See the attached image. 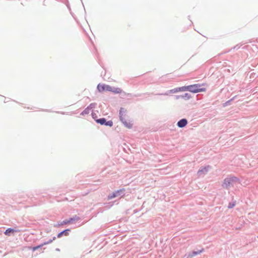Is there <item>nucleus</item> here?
<instances>
[{
    "label": "nucleus",
    "mask_w": 258,
    "mask_h": 258,
    "mask_svg": "<svg viewBox=\"0 0 258 258\" xmlns=\"http://www.w3.org/2000/svg\"><path fill=\"white\" fill-rule=\"evenodd\" d=\"M46 110L47 111H49V112H50V110Z\"/></svg>",
    "instance_id": "obj_28"
},
{
    "label": "nucleus",
    "mask_w": 258,
    "mask_h": 258,
    "mask_svg": "<svg viewBox=\"0 0 258 258\" xmlns=\"http://www.w3.org/2000/svg\"><path fill=\"white\" fill-rule=\"evenodd\" d=\"M235 204H236L235 201H234L233 202H230L228 204V208L229 209H231L235 206Z\"/></svg>",
    "instance_id": "obj_20"
},
{
    "label": "nucleus",
    "mask_w": 258,
    "mask_h": 258,
    "mask_svg": "<svg viewBox=\"0 0 258 258\" xmlns=\"http://www.w3.org/2000/svg\"><path fill=\"white\" fill-rule=\"evenodd\" d=\"M20 230L17 228H9L4 232V234L7 236L13 235L15 232H20Z\"/></svg>",
    "instance_id": "obj_10"
},
{
    "label": "nucleus",
    "mask_w": 258,
    "mask_h": 258,
    "mask_svg": "<svg viewBox=\"0 0 258 258\" xmlns=\"http://www.w3.org/2000/svg\"><path fill=\"white\" fill-rule=\"evenodd\" d=\"M240 183L239 178L234 176H229L225 178L222 184V186L226 189H228L231 186H234Z\"/></svg>",
    "instance_id": "obj_1"
},
{
    "label": "nucleus",
    "mask_w": 258,
    "mask_h": 258,
    "mask_svg": "<svg viewBox=\"0 0 258 258\" xmlns=\"http://www.w3.org/2000/svg\"><path fill=\"white\" fill-rule=\"evenodd\" d=\"M204 250V248H202L200 250H194L190 252H189L188 253H186L184 255V258H193L194 256H195L197 255L198 254H200L202 252H203Z\"/></svg>",
    "instance_id": "obj_7"
},
{
    "label": "nucleus",
    "mask_w": 258,
    "mask_h": 258,
    "mask_svg": "<svg viewBox=\"0 0 258 258\" xmlns=\"http://www.w3.org/2000/svg\"><path fill=\"white\" fill-rule=\"evenodd\" d=\"M96 122L100 125L109 127L112 126L113 124L112 120H110L107 121L104 117L100 118L96 120Z\"/></svg>",
    "instance_id": "obj_5"
},
{
    "label": "nucleus",
    "mask_w": 258,
    "mask_h": 258,
    "mask_svg": "<svg viewBox=\"0 0 258 258\" xmlns=\"http://www.w3.org/2000/svg\"><path fill=\"white\" fill-rule=\"evenodd\" d=\"M241 46V45L237 44L236 46H235L234 47H233V49L238 50V49L240 48Z\"/></svg>",
    "instance_id": "obj_25"
},
{
    "label": "nucleus",
    "mask_w": 258,
    "mask_h": 258,
    "mask_svg": "<svg viewBox=\"0 0 258 258\" xmlns=\"http://www.w3.org/2000/svg\"><path fill=\"white\" fill-rule=\"evenodd\" d=\"M56 239V237L55 236H53V238L52 239H50L49 240H48L47 241H45V242H43V244L45 245H46V244H49L50 243H51L53 240H54L55 239Z\"/></svg>",
    "instance_id": "obj_19"
},
{
    "label": "nucleus",
    "mask_w": 258,
    "mask_h": 258,
    "mask_svg": "<svg viewBox=\"0 0 258 258\" xmlns=\"http://www.w3.org/2000/svg\"><path fill=\"white\" fill-rule=\"evenodd\" d=\"M44 245L43 244V243L39 244V245H38L37 246H29L28 247V249H30V250H32L33 251H34L36 250H38L39 249V248H41L43 246H44Z\"/></svg>",
    "instance_id": "obj_17"
},
{
    "label": "nucleus",
    "mask_w": 258,
    "mask_h": 258,
    "mask_svg": "<svg viewBox=\"0 0 258 258\" xmlns=\"http://www.w3.org/2000/svg\"><path fill=\"white\" fill-rule=\"evenodd\" d=\"M172 97L174 100L182 99L184 100H188L192 97L190 94L188 93H185L181 95H173Z\"/></svg>",
    "instance_id": "obj_9"
},
{
    "label": "nucleus",
    "mask_w": 258,
    "mask_h": 258,
    "mask_svg": "<svg viewBox=\"0 0 258 258\" xmlns=\"http://www.w3.org/2000/svg\"><path fill=\"white\" fill-rule=\"evenodd\" d=\"M112 87L109 85H105V91L112 92Z\"/></svg>",
    "instance_id": "obj_21"
},
{
    "label": "nucleus",
    "mask_w": 258,
    "mask_h": 258,
    "mask_svg": "<svg viewBox=\"0 0 258 258\" xmlns=\"http://www.w3.org/2000/svg\"><path fill=\"white\" fill-rule=\"evenodd\" d=\"M179 89H180L179 87L175 88L174 89H171L170 90H168V91H166L164 93H159V94H157L156 95H168L169 94H171V93L173 94V93H177L178 92H180V90H179Z\"/></svg>",
    "instance_id": "obj_13"
},
{
    "label": "nucleus",
    "mask_w": 258,
    "mask_h": 258,
    "mask_svg": "<svg viewBox=\"0 0 258 258\" xmlns=\"http://www.w3.org/2000/svg\"><path fill=\"white\" fill-rule=\"evenodd\" d=\"M92 118L95 120V121L96 122V120L98 119L99 118H97V115L96 114V113H94V112H92Z\"/></svg>",
    "instance_id": "obj_23"
},
{
    "label": "nucleus",
    "mask_w": 258,
    "mask_h": 258,
    "mask_svg": "<svg viewBox=\"0 0 258 258\" xmlns=\"http://www.w3.org/2000/svg\"><path fill=\"white\" fill-rule=\"evenodd\" d=\"M210 169H211V166L210 165L202 167L198 170L197 175L199 176H204L208 172Z\"/></svg>",
    "instance_id": "obj_6"
},
{
    "label": "nucleus",
    "mask_w": 258,
    "mask_h": 258,
    "mask_svg": "<svg viewBox=\"0 0 258 258\" xmlns=\"http://www.w3.org/2000/svg\"><path fill=\"white\" fill-rule=\"evenodd\" d=\"M70 231H71V229H66L65 230H62V231L60 232L59 233H58L57 234V238H60L63 235L68 236V235H69V232Z\"/></svg>",
    "instance_id": "obj_15"
},
{
    "label": "nucleus",
    "mask_w": 258,
    "mask_h": 258,
    "mask_svg": "<svg viewBox=\"0 0 258 258\" xmlns=\"http://www.w3.org/2000/svg\"><path fill=\"white\" fill-rule=\"evenodd\" d=\"M203 86H204V84H195L190 85V92L197 93L205 91L206 90V88L202 87Z\"/></svg>",
    "instance_id": "obj_3"
},
{
    "label": "nucleus",
    "mask_w": 258,
    "mask_h": 258,
    "mask_svg": "<svg viewBox=\"0 0 258 258\" xmlns=\"http://www.w3.org/2000/svg\"><path fill=\"white\" fill-rule=\"evenodd\" d=\"M190 85L186 86V91L190 92Z\"/></svg>",
    "instance_id": "obj_26"
},
{
    "label": "nucleus",
    "mask_w": 258,
    "mask_h": 258,
    "mask_svg": "<svg viewBox=\"0 0 258 258\" xmlns=\"http://www.w3.org/2000/svg\"><path fill=\"white\" fill-rule=\"evenodd\" d=\"M97 89L100 92L105 91V84H99L97 85Z\"/></svg>",
    "instance_id": "obj_18"
},
{
    "label": "nucleus",
    "mask_w": 258,
    "mask_h": 258,
    "mask_svg": "<svg viewBox=\"0 0 258 258\" xmlns=\"http://www.w3.org/2000/svg\"><path fill=\"white\" fill-rule=\"evenodd\" d=\"M80 219V218L77 216L75 215L73 217H71L69 218V219H66L65 220H63V221L61 222L60 224H58V225L59 226L60 225H63L70 223H73L74 221H78Z\"/></svg>",
    "instance_id": "obj_8"
},
{
    "label": "nucleus",
    "mask_w": 258,
    "mask_h": 258,
    "mask_svg": "<svg viewBox=\"0 0 258 258\" xmlns=\"http://www.w3.org/2000/svg\"><path fill=\"white\" fill-rule=\"evenodd\" d=\"M187 123L188 121L186 118H182L178 121L177 125L178 127L183 128L187 125Z\"/></svg>",
    "instance_id": "obj_14"
},
{
    "label": "nucleus",
    "mask_w": 258,
    "mask_h": 258,
    "mask_svg": "<svg viewBox=\"0 0 258 258\" xmlns=\"http://www.w3.org/2000/svg\"><path fill=\"white\" fill-rule=\"evenodd\" d=\"M96 105V103H92L87 108H86L81 113V115H85L88 114L90 112V110L93 108H94Z\"/></svg>",
    "instance_id": "obj_11"
},
{
    "label": "nucleus",
    "mask_w": 258,
    "mask_h": 258,
    "mask_svg": "<svg viewBox=\"0 0 258 258\" xmlns=\"http://www.w3.org/2000/svg\"><path fill=\"white\" fill-rule=\"evenodd\" d=\"M127 110L124 108L121 107L119 111V117L120 121H123L124 119H125L126 116Z\"/></svg>",
    "instance_id": "obj_12"
},
{
    "label": "nucleus",
    "mask_w": 258,
    "mask_h": 258,
    "mask_svg": "<svg viewBox=\"0 0 258 258\" xmlns=\"http://www.w3.org/2000/svg\"><path fill=\"white\" fill-rule=\"evenodd\" d=\"M120 121L123 124L124 126L127 128H131L133 127V124L131 122L127 121L126 119H124L123 121Z\"/></svg>",
    "instance_id": "obj_16"
},
{
    "label": "nucleus",
    "mask_w": 258,
    "mask_h": 258,
    "mask_svg": "<svg viewBox=\"0 0 258 258\" xmlns=\"http://www.w3.org/2000/svg\"><path fill=\"white\" fill-rule=\"evenodd\" d=\"M56 250H57V251H59V248H56Z\"/></svg>",
    "instance_id": "obj_27"
},
{
    "label": "nucleus",
    "mask_w": 258,
    "mask_h": 258,
    "mask_svg": "<svg viewBox=\"0 0 258 258\" xmlns=\"http://www.w3.org/2000/svg\"><path fill=\"white\" fill-rule=\"evenodd\" d=\"M125 196V189L124 188L116 190L109 194L107 196V200H110L115 198H122Z\"/></svg>",
    "instance_id": "obj_2"
},
{
    "label": "nucleus",
    "mask_w": 258,
    "mask_h": 258,
    "mask_svg": "<svg viewBox=\"0 0 258 258\" xmlns=\"http://www.w3.org/2000/svg\"><path fill=\"white\" fill-rule=\"evenodd\" d=\"M113 89L112 91V92H113L115 94H120L123 93L124 96H126V97H139L141 96L143 94H137L133 95L131 93H126L124 92H122V90L119 88H115V87H112Z\"/></svg>",
    "instance_id": "obj_4"
},
{
    "label": "nucleus",
    "mask_w": 258,
    "mask_h": 258,
    "mask_svg": "<svg viewBox=\"0 0 258 258\" xmlns=\"http://www.w3.org/2000/svg\"><path fill=\"white\" fill-rule=\"evenodd\" d=\"M179 88L180 89H179V90H180V92L186 91V86L180 87Z\"/></svg>",
    "instance_id": "obj_24"
},
{
    "label": "nucleus",
    "mask_w": 258,
    "mask_h": 258,
    "mask_svg": "<svg viewBox=\"0 0 258 258\" xmlns=\"http://www.w3.org/2000/svg\"><path fill=\"white\" fill-rule=\"evenodd\" d=\"M235 97H234L233 98H231V99L227 101L224 104V106H227L230 104V102L233 101Z\"/></svg>",
    "instance_id": "obj_22"
}]
</instances>
